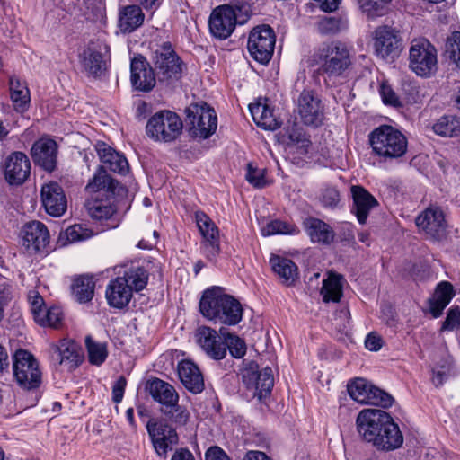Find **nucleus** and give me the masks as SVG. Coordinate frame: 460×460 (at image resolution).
Listing matches in <instances>:
<instances>
[{
    "label": "nucleus",
    "mask_w": 460,
    "mask_h": 460,
    "mask_svg": "<svg viewBox=\"0 0 460 460\" xmlns=\"http://www.w3.org/2000/svg\"><path fill=\"white\" fill-rule=\"evenodd\" d=\"M357 431L363 441L377 451L391 452L403 444V434L390 413L380 409H363L356 419Z\"/></svg>",
    "instance_id": "1"
},
{
    "label": "nucleus",
    "mask_w": 460,
    "mask_h": 460,
    "mask_svg": "<svg viewBox=\"0 0 460 460\" xmlns=\"http://www.w3.org/2000/svg\"><path fill=\"white\" fill-rule=\"evenodd\" d=\"M85 190L97 194L88 205V213L96 221L111 219L117 212L116 197H121L127 192V189L112 178L103 165H99Z\"/></svg>",
    "instance_id": "2"
},
{
    "label": "nucleus",
    "mask_w": 460,
    "mask_h": 460,
    "mask_svg": "<svg viewBox=\"0 0 460 460\" xmlns=\"http://www.w3.org/2000/svg\"><path fill=\"white\" fill-rule=\"evenodd\" d=\"M312 65L317 66L314 77H322L326 87L336 86L352 65L349 49L338 40L325 43L312 55Z\"/></svg>",
    "instance_id": "3"
},
{
    "label": "nucleus",
    "mask_w": 460,
    "mask_h": 460,
    "mask_svg": "<svg viewBox=\"0 0 460 460\" xmlns=\"http://www.w3.org/2000/svg\"><path fill=\"white\" fill-rule=\"evenodd\" d=\"M201 315L214 324L235 326L242 320L243 308L239 300L226 294L224 288H207L199 303Z\"/></svg>",
    "instance_id": "4"
},
{
    "label": "nucleus",
    "mask_w": 460,
    "mask_h": 460,
    "mask_svg": "<svg viewBox=\"0 0 460 460\" xmlns=\"http://www.w3.org/2000/svg\"><path fill=\"white\" fill-rule=\"evenodd\" d=\"M149 279V272L144 266L131 265L122 275L111 279L105 289V298L110 307L125 310L133 298L134 293L145 289Z\"/></svg>",
    "instance_id": "5"
},
{
    "label": "nucleus",
    "mask_w": 460,
    "mask_h": 460,
    "mask_svg": "<svg viewBox=\"0 0 460 460\" xmlns=\"http://www.w3.org/2000/svg\"><path fill=\"white\" fill-rule=\"evenodd\" d=\"M151 64L153 65L157 80L167 85L181 81L188 66L174 49L170 41H164L152 50Z\"/></svg>",
    "instance_id": "6"
},
{
    "label": "nucleus",
    "mask_w": 460,
    "mask_h": 460,
    "mask_svg": "<svg viewBox=\"0 0 460 460\" xmlns=\"http://www.w3.org/2000/svg\"><path fill=\"white\" fill-rule=\"evenodd\" d=\"M368 142L372 153L385 162L403 156L408 147L406 137L386 124L374 128L368 135Z\"/></svg>",
    "instance_id": "7"
},
{
    "label": "nucleus",
    "mask_w": 460,
    "mask_h": 460,
    "mask_svg": "<svg viewBox=\"0 0 460 460\" xmlns=\"http://www.w3.org/2000/svg\"><path fill=\"white\" fill-rule=\"evenodd\" d=\"M239 375L246 390L245 396L247 400L256 398L260 402H265V400L270 396L274 386L272 369L266 367L260 370L259 365L251 360L243 363Z\"/></svg>",
    "instance_id": "8"
},
{
    "label": "nucleus",
    "mask_w": 460,
    "mask_h": 460,
    "mask_svg": "<svg viewBox=\"0 0 460 460\" xmlns=\"http://www.w3.org/2000/svg\"><path fill=\"white\" fill-rule=\"evenodd\" d=\"M185 123L190 137L208 139L217 128V115L207 102L191 103L185 109Z\"/></svg>",
    "instance_id": "9"
},
{
    "label": "nucleus",
    "mask_w": 460,
    "mask_h": 460,
    "mask_svg": "<svg viewBox=\"0 0 460 460\" xmlns=\"http://www.w3.org/2000/svg\"><path fill=\"white\" fill-rule=\"evenodd\" d=\"M13 376L17 385L24 391H37L42 383V373L34 355L19 349L13 356Z\"/></svg>",
    "instance_id": "10"
},
{
    "label": "nucleus",
    "mask_w": 460,
    "mask_h": 460,
    "mask_svg": "<svg viewBox=\"0 0 460 460\" xmlns=\"http://www.w3.org/2000/svg\"><path fill=\"white\" fill-rule=\"evenodd\" d=\"M183 123L174 111L164 110L155 112L148 119L146 133L154 141L171 143L182 133Z\"/></svg>",
    "instance_id": "11"
},
{
    "label": "nucleus",
    "mask_w": 460,
    "mask_h": 460,
    "mask_svg": "<svg viewBox=\"0 0 460 460\" xmlns=\"http://www.w3.org/2000/svg\"><path fill=\"white\" fill-rule=\"evenodd\" d=\"M409 66L421 77H429L438 68L437 49L427 39L413 40L410 48Z\"/></svg>",
    "instance_id": "12"
},
{
    "label": "nucleus",
    "mask_w": 460,
    "mask_h": 460,
    "mask_svg": "<svg viewBox=\"0 0 460 460\" xmlns=\"http://www.w3.org/2000/svg\"><path fill=\"white\" fill-rule=\"evenodd\" d=\"M276 43V34L269 24L253 27L248 36L247 49L255 61L267 64L271 59Z\"/></svg>",
    "instance_id": "13"
},
{
    "label": "nucleus",
    "mask_w": 460,
    "mask_h": 460,
    "mask_svg": "<svg viewBox=\"0 0 460 460\" xmlns=\"http://www.w3.org/2000/svg\"><path fill=\"white\" fill-rule=\"evenodd\" d=\"M31 164L22 151H12L0 163V172L9 186H22L31 176Z\"/></svg>",
    "instance_id": "14"
},
{
    "label": "nucleus",
    "mask_w": 460,
    "mask_h": 460,
    "mask_svg": "<svg viewBox=\"0 0 460 460\" xmlns=\"http://www.w3.org/2000/svg\"><path fill=\"white\" fill-rule=\"evenodd\" d=\"M22 244L29 254L46 256L51 252L50 234L44 223L30 221L22 226Z\"/></svg>",
    "instance_id": "15"
},
{
    "label": "nucleus",
    "mask_w": 460,
    "mask_h": 460,
    "mask_svg": "<svg viewBox=\"0 0 460 460\" xmlns=\"http://www.w3.org/2000/svg\"><path fill=\"white\" fill-rule=\"evenodd\" d=\"M155 452L160 457H166L169 451L179 443V435L176 429L165 421L151 419L146 424Z\"/></svg>",
    "instance_id": "16"
},
{
    "label": "nucleus",
    "mask_w": 460,
    "mask_h": 460,
    "mask_svg": "<svg viewBox=\"0 0 460 460\" xmlns=\"http://www.w3.org/2000/svg\"><path fill=\"white\" fill-rule=\"evenodd\" d=\"M58 145L49 135L39 137L31 146V156L36 166L51 173L58 168Z\"/></svg>",
    "instance_id": "17"
},
{
    "label": "nucleus",
    "mask_w": 460,
    "mask_h": 460,
    "mask_svg": "<svg viewBox=\"0 0 460 460\" xmlns=\"http://www.w3.org/2000/svg\"><path fill=\"white\" fill-rule=\"evenodd\" d=\"M374 49L377 57L392 62L402 50V39L391 27L379 26L375 30Z\"/></svg>",
    "instance_id": "18"
},
{
    "label": "nucleus",
    "mask_w": 460,
    "mask_h": 460,
    "mask_svg": "<svg viewBox=\"0 0 460 460\" xmlns=\"http://www.w3.org/2000/svg\"><path fill=\"white\" fill-rule=\"evenodd\" d=\"M415 225L420 233H423L433 240H440L447 226L442 208L432 204L416 217Z\"/></svg>",
    "instance_id": "19"
},
{
    "label": "nucleus",
    "mask_w": 460,
    "mask_h": 460,
    "mask_svg": "<svg viewBox=\"0 0 460 460\" xmlns=\"http://www.w3.org/2000/svg\"><path fill=\"white\" fill-rule=\"evenodd\" d=\"M155 68L142 54H136L130 60V83L139 92L149 93L156 84Z\"/></svg>",
    "instance_id": "20"
},
{
    "label": "nucleus",
    "mask_w": 460,
    "mask_h": 460,
    "mask_svg": "<svg viewBox=\"0 0 460 460\" xmlns=\"http://www.w3.org/2000/svg\"><path fill=\"white\" fill-rule=\"evenodd\" d=\"M40 199L46 213L53 217H59L67 208V199L62 186L51 181L41 186Z\"/></svg>",
    "instance_id": "21"
},
{
    "label": "nucleus",
    "mask_w": 460,
    "mask_h": 460,
    "mask_svg": "<svg viewBox=\"0 0 460 460\" xmlns=\"http://www.w3.org/2000/svg\"><path fill=\"white\" fill-rule=\"evenodd\" d=\"M298 113L305 125L317 128L324 118L322 102L311 90H304L298 98Z\"/></svg>",
    "instance_id": "22"
},
{
    "label": "nucleus",
    "mask_w": 460,
    "mask_h": 460,
    "mask_svg": "<svg viewBox=\"0 0 460 460\" xmlns=\"http://www.w3.org/2000/svg\"><path fill=\"white\" fill-rule=\"evenodd\" d=\"M237 23L234 11L226 5L214 9L208 21L210 33L218 40L230 37Z\"/></svg>",
    "instance_id": "23"
},
{
    "label": "nucleus",
    "mask_w": 460,
    "mask_h": 460,
    "mask_svg": "<svg viewBox=\"0 0 460 460\" xmlns=\"http://www.w3.org/2000/svg\"><path fill=\"white\" fill-rule=\"evenodd\" d=\"M198 344L205 353L215 360H221L226 355V347L217 331L211 327L199 326L195 333Z\"/></svg>",
    "instance_id": "24"
},
{
    "label": "nucleus",
    "mask_w": 460,
    "mask_h": 460,
    "mask_svg": "<svg viewBox=\"0 0 460 460\" xmlns=\"http://www.w3.org/2000/svg\"><path fill=\"white\" fill-rule=\"evenodd\" d=\"M350 190L353 201L350 212L360 225H364L367 223L370 211L378 206V201L363 186L354 185Z\"/></svg>",
    "instance_id": "25"
},
{
    "label": "nucleus",
    "mask_w": 460,
    "mask_h": 460,
    "mask_svg": "<svg viewBox=\"0 0 460 460\" xmlns=\"http://www.w3.org/2000/svg\"><path fill=\"white\" fill-rule=\"evenodd\" d=\"M302 227L313 243L330 245L335 239L333 228L325 221L308 216L302 221Z\"/></svg>",
    "instance_id": "26"
},
{
    "label": "nucleus",
    "mask_w": 460,
    "mask_h": 460,
    "mask_svg": "<svg viewBox=\"0 0 460 460\" xmlns=\"http://www.w3.org/2000/svg\"><path fill=\"white\" fill-rule=\"evenodd\" d=\"M177 372L181 382L189 392L197 394L204 390L203 375L192 360H181L178 363Z\"/></svg>",
    "instance_id": "27"
},
{
    "label": "nucleus",
    "mask_w": 460,
    "mask_h": 460,
    "mask_svg": "<svg viewBox=\"0 0 460 460\" xmlns=\"http://www.w3.org/2000/svg\"><path fill=\"white\" fill-rule=\"evenodd\" d=\"M145 389L151 395L152 399L159 403L160 407H164L180 399L174 386L158 377L149 378L146 382Z\"/></svg>",
    "instance_id": "28"
},
{
    "label": "nucleus",
    "mask_w": 460,
    "mask_h": 460,
    "mask_svg": "<svg viewBox=\"0 0 460 460\" xmlns=\"http://www.w3.org/2000/svg\"><path fill=\"white\" fill-rule=\"evenodd\" d=\"M95 148L101 161L109 170L121 175L128 173L129 165L124 155L119 154L103 141H99Z\"/></svg>",
    "instance_id": "29"
},
{
    "label": "nucleus",
    "mask_w": 460,
    "mask_h": 460,
    "mask_svg": "<svg viewBox=\"0 0 460 460\" xmlns=\"http://www.w3.org/2000/svg\"><path fill=\"white\" fill-rule=\"evenodd\" d=\"M143 7L128 4L119 8L118 27L123 34H130L140 28L145 21Z\"/></svg>",
    "instance_id": "30"
},
{
    "label": "nucleus",
    "mask_w": 460,
    "mask_h": 460,
    "mask_svg": "<svg viewBox=\"0 0 460 460\" xmlns=\"http://www.w3.org/2000/svg\"><path fill=\"white\" fill-rule=\"evenodd\" d=\"M270 265L281 279V283L287 287L293 286L299 278L298 267L291 259L271 254Z\"/></svg>",
    "instance_id": "31"
},
{
    "label": "nucleus",
    "mask_w": 460,
    "mask_h": 460,
    "mask_svg": "<svg viewBox=\"0 0 460 460\" xmlns=\"http://www.w3.org/2000/svg\"><path fill=\"white\" fill-rule=\"evenodd\" d=\"M59 364L68 371L75 370L84 361L82 348L73 340H62L58 346Z\"/></svg>",
    "instance_id": "32"
},
{
    "label": "nucleus",
    "mask_w": 460,
    "mask_h": 460,
    "mask_svg": "<svg viewBox=\"0 0 460 460\" xmlns=\"http://www.w3.org/2000/svg\"><path fill=\"white\" fill-rule=\"evenodd\" d=\"M159 411L162 418L157 420L165 421L168 425L172 426L176 429L185 427L190 419V413L188 408L185 405L179 404V401L160 407Z\"/></svg>",
    "instance_id": "33"
},
{
    "label": "nucleus",
    "mask_w": 460,
    "mask_h": 460,
    "mask_svg": "<svg viewBox=\"0 0 460 460\" xmlns=\"http://www.w3.org/2000/svg\"><path fill=\"white\" fill-rule=\"evenodd\" d=\"M281 137L288 147H296L300 155H305L309 153V148L312 145L310 136L297 124L294 123L291 126L286 127Z\"/></svg>",
    "instance_id": "34"
},
{
    "label": "nucleus",
    "mask_w": 460,
    "mask_h": 460,
    "mask_svg": "<svg viewBox=\"0 0 460 460\" xmlns=\"http://www.w3.org/2000/svg\"><path fill=\"white\" fill-rule=\"evenodd\" d=\"M249 110L258 127L265 130H276L280 128L281 120L274 115V110L266 103L250 104Z\"/></svg>",
    "instance_id": "35"
},
{
    "label": "nucleus",
    "mask_w": 460,
    "mask_h": 460,
    "mask_svg": "<svg viewBox=\"0 0 460 460\" xmlns=\"http://www.w3.org/2000/svg\"><path fill=\"white\" fill-rule=\"evenodd\" d=\"M345 278L342 274L329 271L327 279L323 280L321 294L324 303H338L343 296Z\"/></svg>",
    "instance_id": "36"
},
{
    "label": "nucleus",
    "mask_w": 460,
    "mask_h": 460,
    "mask_svg": "<svg viewBox=\"0 0 460 460\" xmlns=\"http://www.w3.org/2000/svg\"><path fill=\"white\" fill-rule=\"evenodd\" d=\"M10 97L16 112L24 113L29 110L31 93L26 82H22L16 77H11Z\"/></svg>",
    "instance_id": "37"
},
{
    "label": "nucleus",
    "mask_w": 460,
    "mask_h": 460,
    "mask_svg": "<svg viewBox=\"0 0 460 460\" xmlns=\"http://www.w3.org/2000/svg\"><path fill=\"white\" fill-rule=\"evenodd\" d=\"M72 295L79 304H86L93 300L95 291V280L92 275H79L73 279Z\"/></svg>",
    "instance_id": "38"
},
{
    "label": "nucleus",
    "mask_w": 460,
    "mask_h": 460,
    "mask_svg": "<svg viewBox=\"0 0 460 460\" xmlns=\"http://www.w3.org/2000/svg\"><path fill=\"white\" fill-rule=\"evenodd\" d=\"M432 129L436 135L443 137H459L460 117L451 114L443 115L434 123Z\"/></svg>",
    "instance_id": "39"
},
{
    "label": "nucleus",
    "mask_w": 460,
    "mask_h": 460,
    "mask_svg": "<svg viewBox=\"0 0 460 460\" xmlns=\"http://www.w3.org/2000/svg\"><path fill=\"white\" fill-rule=\"evenodd\" d=\"M79 58L82 66L88 75L94 78H98L102 75L104 61L101 52L89 49L88 50H84Z\"/></svg>",
    "instance_id": "40"
},
{
    "label": "nucleus",
    "mask_w": 460,
    "mask_h": 460,
    "mask_svg": "<svg viewBox=\"0 0 460 460\" xmlns=\"http://www.w3.org/2000/svg\"><path fill=\"white\" fill-rule=\"evenodd\" d=\"M84 344L88 356V362L96 367L102 366L109 356L108 346L106 342H98L92 336L85 337Z\"/></svg>",
    "instance_id": "41"
},
{
    "label": "nucleus",
    "mask_w": 460,
    "mask_h": 460,
    "mask_svg": "<svg viewBox=\"0 0 460 460\" xmlns=\"http://www.w3.org/2000/svg\"><path fill=\"white\" fill-rule=\"evenodd\" d=\"M349 21L344 15L324 16L317 22V29L323 35H333L348 28Z\"/></svg>",
    "instance_id": "42"
},
{
    "label": "nucleus",
    "mask_w": 460,
    "mask_h": 460,
    "mask_svg": "<svg viewBox=\"0 0 460 460\" xmlns=\"http://www.w3.org/2000/svg\"><path fill=\"white\" fill-rule=\"evenodd\" d=\"M262 236H270L276 234L297 235L300 234L298 226L293 223L282 221L280 219H272L261 227Z\"/></svg>",
    "instance_id": "43"
},
{
    "label": "nucleus",
    "mask_w": 460,
    "mask_h": 460,
    "mask_svg": "<svg viewBox=\"0 0 460 460\" xmlns=\"http://www.w3.org/2000/svg\"><path fill=\"white\" fill-rule=\"evenodd\" d=\"M225 328L221 327L219 332L225 337V344L226 347V350H229V353L232 357L235 358H241L246 354L247 347L243 339L239 336L230 333L224 332Z\"/></svg>",
    "instance_id": "44"
},
{
    "label": "nucleus",
    "mask_w": 460,
    "mask_h": 460,
    "mask_svg": "<svg viewBox=\"0 0 460 460\" xmlns=\"http://www.w3.org/2000/svg\"><path fill=\"white\" fill-rule=\"evenodd\" d=\"M394 402V399L390 394L370 383L365 404H371L387 409L393 405Z\"/></svg>",
    "instance_id": "45"
},
{
    "label": "nucleus",
    "mask_w": 460,
    "mask_h": 460,
    "mask_svg": "<svg viewBox=\"0 0 460 460\" xmlns=\"http://www.w3.org/2000/svg\"><path fill=\"white\" fill-rule=\"evenodd\" d=\"M370 383L364 378H355L347 385V391L350 398L357 402L365 404L367 398V389Z\"/></svg>",
    "instance_id": "46"
},
{
    "label": "nucleus",
    "mask_w": 460,
    "mask_h": 460,
    "mask_svg": "<svg viewBox=\"0 0 460 460\" xmlns=\"http://www.w3.org/2000/svg\"><path fill=\"white\" fill-rule=\"evenodd\" d=\"M363 13L368 18L383 16L392 0H357Z\"/></svg>",
    "instance_id": "47"
},
{
    "label": "nucleus",
    "mask_w": 460,
    "mask_h": 460,
    "mask_svg": "<svg viewBox=\"0 0 460 460\" xmlns=\"http://www.w3.org/2000/svg\"><path fill=\"white\" fill-rule=\"evenodd\" d=\"M197 226L199 230L203 237V239L207 238H214V236L219 235V229L216 226V224L212 221V219L203 211H198L195 214Z\"/></svg>",
    "instance_id": "48"
},
{
    "label": "nucleus",
    "mask_w": 460,
    "mask_h": 460,
    "mask_svg": "<svg viewBox=\"0 0 460 460\" xmlns=\"http://www.w3.org/2000/svg\"><path fill=\"white\" fill-rule=\"evenodd\" d=\"M266 169H259L252 163H248L246 166L245 180L256 189H263L269 185L266 179Z\"/></svg>",
    "instance_id": "49"
},
{
    "label": "nucleus",
    "mask_w": 460,
    "mask_h": 460,
    "mask_svg": "<svg viewBox=\"0 0 460 460\" xmlns=\"http://www.w3.org/2000/svg\"><path fill=\"white\" fill-rule=\"evenodd\" d=\"M63 320V312L59 306L46 308L44 314L38 320V324L43 327L58 328Z\"/></svg>",
    "instance_id": "50"
},
{
    "label": "nucleus",
    "mask_w": 460,
    "mask_h": 460,
    "mask_svg": "<svg viewBox=\"0 0 460 460\" xmlns=\"http://www.w3.org/2000/svg\"><path fill=\"white\" fill-rule=\"evenodd\" d=\"M226 5L234 11L239 24L246 22L252 14L250 0H231L230 4Z\"/></svg>",
    "instance_id": "51"
},
{
    "label": "nucleus",
    "mask_w": 460,
    "mask_h": 460,
    "mask_svg": "<svg viewBox=\"0 0 460 460\" xmlns=\"http://www.w3.org/2000/svg\"><path fill=\"white\" fill-rule=\"evenodd\" d=\"M460 330V306L453 305L447 312L445 320L442 322L439 332H453Z\"/></svg>",
    "instance_id": "52"
},
{
    "label": "nucleus",
    "mask_w": 460,
    "mask_h": 460,
    "mask_svg": "<svg viewBox=\"0 0 460 460\" xmlns=\"http://www.w3.org/2000/svg\"><path fill=\"white\" fill-rule=\"evenodd\" d=\"M201 247L206 259L214 264L217 263L221 252L219 235L203 239Z\"/></svg>",
    "instance_id": "53"
},
{
    "label": "nucleus",
    "mask_w": 460,
    "mask_h": 460,
    "mask_svg": "<svg viewBox=\"0 0 460 460\" xmlns=\"http://www.w3.org/2000/svg\"><path fill=\"white\" fill-rule=\"evenodd\" d=\"M63 234L69 243H75L90 238L92 236V232L84 228L81 225H74L68 226L65 232L60 233L59 238H62Z\"/></svg>",
    "instance_id": "54"
},
{
    "label": "nucleus",
    "mask_w": 460,
    "mask_h": 460,
    "mask_svg": "<svg viewBox=\"0 0 460 460\" xmlns=\"http://www.w3.org/2000/svg\"><path fill=\"white\" fill-rule=\"evenodd\" d=\"M379 94L381 96L382 102L385 105L393 106V107H402V103L400 101V98L397 96L394 90L388 84L387 81H383L379 86Z\"/></svg>",
    "instance_id": "55"
},
{
    "label": "nucleus",
    "mask_w": 460,
    "mask_h": 460,
    "mask_svg": "<svg viewBox=\"0 0 460 460\" xmlns=\"http://www.w3.org/2000/svg\"><path fill=\"white\" fill-rule=\"evenodd\" d=\"M446 49L449 52L450 58L460 68V31H455L451 33L447 39Z\"/></svg>",
    "instance_id": "56"
},
{
    "label": "nucleus",
    "mask_w": 460,
    "mask_h": 460,
    "mask_svg": "<svg viewBox=\"0 0 460 460\" xmlns=\"http://www.w3.org/2000/svg\"><path fill=\"white\" fill-rule=\"evenodd\" d=\"M455 296L456 292L453 285L449 281L443 280L436 286L432 296L449 305Z\"/></svg>",
    "instance_id": "57"
},
{
    "label": "nucleus",
    "mask_w": 460,
    "mask_h": 460,
    "mask_svg": "<svg viewBox=\"0 0 460 460\" xmlns=\"http://www.w3.org/2000/svg\"><path fill=\"white\" fill-rule=\"evenodd\" d=\"M29 300L33 319L38 323V320L43 315L46 310L45 301L38 291H34L32 295H30Z\"/></svg>",
    "instance_id": "58"
},
{
    "label": "nucleus",
    "mask_w": 460,
    "mask_h": 460,
    "mask_svg": "<svg viewBox=\"0 0 460 460\" xmlns=\"http://www.w3.org/2000/svg\"><path fill=\"white\" fill-rule=\"evenodd\" d=\"M126 386H127L126 377L124 376H119L118 377V379L114 382V384L112 385V387H111L112 388V391H111L112 401L115 403L121 402V401L124 397Z\"/></svg>",
    "instance_id": "59"
},
{
    "label": "nucleus",
    "mask_w": 460,
    "mask_h": 460,
    "mask_svg": "<svg viewBox=\"0 0 460 460\" xmlns=\"http://www.w3.org/2000/svg\"><path fill=\"white\" fill-rule=\"evenodd\" d=\"M384 345L383 338L376 332H369L365 339V348L369 351H379Z\"/></svg>",
    "instance_id": "60"
},
{
    "label": "nucleus",
    "mask_w": 460,
    "mask_h": 460,
    "mask_svg": "<svg viewBox=\"0 0 460 460\" xmlns=\"http://www.w3.org/2000/svg\"><path fill=\"white\" fill-rule=\"evenodd\" d=\"M427 304L429 305V313L434 319L439 318L443 314L445 308L448 305V304L433 296L428 299Z\"/></svg>",
    "instance_id": "61"
},
{
    "label": "nucleus",
    "mask_w": 460,
    "mask_h": 460,
    "mask_svg": "<svg viewBox=\"0 0 460 460\" xmlns=\"http://www.w3.org/2000/svg\"><path fill=\"white\" fill-rule=\"evenodd\" d=\"M340 201V193L334 188H327L322 193V202L324 207L333 208Z\"/></svg>",
    "instance_id": "62"
},
{
    "label": "nucleus",
    "mask_w": 460,
    "mask_h": 460,
    "mask_svg": "<svg viewBox=\"0 0 460 460\" xmlns=\"http://www.w3.org/2000/svg\"><path fill=\"white\" fill-rule=\"evenodd\" d=\"M205 460H231L220 447H210L205 453Z\"/></svg>",
    "instance_id": "63"
},
{
    "label": "nucleus",
    "mask_w": 460,
    "mask_h": 460,
    "mask_svg": "<svg viewBox=\"0 0 460 460\" xmlns=\"http://www.w3.org/2000/svg\"><path fill=\"white\" fill-rule=\"evenodd\" d=\"M171 460H196L193 454L187 447H181L175 450Z\"/></svg>",
    "instance_id": "64"
}]
</instances>
